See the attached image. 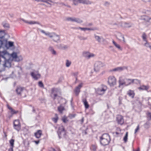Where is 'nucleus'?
Returning a JSON list of instances; mask_svg holds the SVG:
<instances>
[{"label":"nucleus","mask_w":151,"mask_h":151,"mask_svg":"<svg viewBox=\"0 0 151 151\" xmlns=\"http://www.w3.org/2000/svg\"><path fill=\"white\" fill-rule=\"evenodd\" d=\"M127 67L126 66L119 67L112 69L111 71H121L124 69H127Z\"/></svg>","instance_id":"dca6fc26"},{"label":"nucleus","mask_w":151,"mask_h":151,"mask_svg":"<svg viewBox=\"0 0 151 151\" xmlns=\"http://www.w3.org/2000/svg\"><path fill=\"white\" fill-rule=\"evenodd\" d=\"M148 22L151 24V17H149Z\"/></svg>","instance_id":"774afa93"},{"label":"nucleus","mask_w":151,"mask_h":151,"mask_svg":"<svg viewBox=\"0 0 151 151\" xmlns=\"http://www.w3.org/2000/svg\"><path fill=\"white\" fill-rule=\"evenodd\" d=\"M23 91V88L20 87H17L16 90L17 94L19 95H21V92Z\"/></svg>","instance_id":"7c9ffc66"},{"label":"nucleus","mask_w":151,"mask_h":151,"mask_svg":"<svg viewBox=\"0 0 151 151\" xmlns=\"http://www.w3.org/2000/svg\"><path fill=\"white\" fill-rule=\"evenodd\" d=\"M81 3L86 4H90L93 2L88 0H81Z\"/></svg>","instance_id":"a878e982"},{"label":"nucleus","mask_w":151,"mask_h":151,"mask_svg":"<svg viewBox=\"0 0 151 151\" xmlns=\"http://www.w3.org/2000/svg\"><path fill=\"white\" fill-rule=\"evenodd\" d=\"M76 115L75 114H69L68 116V117L70 119H72L74 118L76 116Z\"/></svg>","instance_id":"de8ad7c7"},{"label":"nucleus","mask_w":151,"mask_h":151,"mask_svg":"<svg viewBox=\"0 0 151 151\" xmlns=\"http://www.w3.org/2000/svg\"><path fill=\"white\" fill-rule=\"evenodd\" d=\"M81 0H73V4L75 5H77L79 3H81Z\"/></svg>","instance_id":"a19ab883"},{"label":"nucleus","mask_w":151,"mask_h":151,"mask_svg":"<svg viewBox=\"0 0 151 151\" xmlns=\"http://www.w3.org/2000/svg\"><path fill=\"white\" fill-rule=\"evenodd\" d=\"M14 60L16 61L19 62V61H21L22 60V56H17L16 58L14 59Z\"/></svg>","instance_id":"c9c22d12"},{"label":"nucleus","mask_w":151,"mask_h":151,"mask_svg":"<svg viewBox=\"0 0 151 151\" xmlns=\"http://www.w3.org/2000/svg\"><path fill=\"white\" fill-rule=\"evenodd\" d=\"M96 29V28H86V30H93L95 29Z\"/></svg>","instance_id":"680f3d73"},{"label":"nucleus","mask_w":151,"mask_h":151,"mask_svg":"<svg viewBox=\"0 0 151 151\" xmlns=\"http://www.w3.org/2000/svg\"><path fill=\"white\" fill-rule=\"evenodd\" d=\"M141 104L140 102H139L138 104L137 105H134L133 106V109L137 111H139L141 110Z\"/></svg>","instance_id":"412c9836"},{"label":"nucleus","mask_w":151,"mask_h":151,"mask_svg":"<svg viewBox=\"0 0 151 151\" xmlns=\"http://www.w3.org/2000/svg\"><path fill=\"white\" fill-rule=\"evenodd\" d=\"M125 86H129L132 83H134L135 81H136V83H139V81L137 79H131L129 78H125Z\"/></svg>","instance_id":"9d476101"},{"label":"nucleus","mask_w":151,"mask_h":151,"mask_svg":"<svg viewBox=\"0 0 151 151\" xmlns=\"http://www.w3.org/2000/svg\"><path fill=\"white\" fill-rule=\"evenodd\" d=\"M105 66L104 63L100 61H96L94 64V70L96 72H98L101 67Z\"/></svg>","instance_id":"423d86ee"},{"label":"nucleus","mask_w":151,"mask_h":151,"mask_svg":"<svg viewBox=\"0 0 151 151\" xmlns=\"http://www.w3.org/2000/svg\"><path fill=\"white\" fill-rule=\"evenodd\" d=\"M1 55L2 56V58L4 59V63L3 64V65L4 67L10 68L11 66V63L12 61V60L10 59L9 57V56L7 55H5L4 54L3 52L1 54Z\"/></svg>","instance_id":"7ed1b4c3"},{"label":"nucleus","mask_w":151,"mask_h":151,"mask_svg":"<svg viewBox=\"0 0 151 151\" xmlns=\"http://www.w3.org/2000/svg\"><path fill=\"white\" fill-rule=\"evenodd\" d=\"M95 56V55L93 53H91L89 52L88 55V59H89Z\"/></svg>","instance_id":"3c124183"},{"label":"nucleus","mask_w":151,"mask_h":151,"mask_svg":"<svg viewBox=\"0 0 151 151\" xmlns=\"http://www.w3.org/2000/svg\"><path fill=\"white\" fill-rule=\"evenodd\" d=\"M54 55H56V52L54 50L51 52Z\"/></svg>","instance_id":"69168bd1"},{"label":"nucleus","mask_w":151,"mask_h":151,"mask_svg":"<svg viewBox=\"0 0 151 151\" xmlns=\"http://www.w3.org/2000/svg\"><path fill=\"white\" fill-rule=\"evenodd\" d=\"M14 42L12 41H8L7 39L4 41L2 44H0V48L3 47L4 49H8L14 46Z\"/></svg>","instance_id":"20e7f679"},{"label":"nucleus","mask_w":151,"mask_h":151,"mask_svg":"<svg viewBox=\"0 0 151 151\" xmlns=\"http://www.w3.org/2000/svg\"><path fill=\"white\" fill-rule=\"evenodd\" d=\"M150 125V123L148 121L147 122L144 124V126L145 127V128L146 129H148Z\"/></svg>","instance_id":"37998d69"},{"label":"nucleus","mask_w":151,"mask_h":151,"mask_svg":"<svg viewBox=\"0 0 151 151\" xmlns=\"http://www.w3.org/2000/svg\"><path fill=\"white\" fill-rule=\"evenodd\" d=\"M149 17L147 16H144L142 17V19L148 22Z\"/></svg>","instance_id":"4c0bfd02"},{"label":"nucleus","mask_w":151,"mask_h":151,"mask_svg":"<svg viewBox=\"0 0 151 151\" xmlns=\"http://www.w3.org/2000/svg\"><path fill=\"white\" fill-rule=\"evenodd\" d=\"M119 87H120L121 86H125V78L124 79H120L119 81Z\"/></svg>","instance_id":"aec40b11"},{"label":"nucleus","mask_w":151,"mask_h":151,"mask_svg":"<svg viewBox=\"0 0 151 151\" xmlns=\"http://www.w3.org/2000/svg\"><path fill=\"white\" fill-rule=\"evenodd\" d=\"M147 118L148 121L151 120V113L148 111L146 114Z\"/></svg>","instance_id":"473e14b6"},{"label":"nucleus","mask_w":151,"mask_h":151,"mask_svg":"<svg viewBox=\"0 0 151 151\" xmlns=\"http://www.w3.org/2000/svg\"><path fill=\"white\" fill-rule=\"evenodd\" d=\"M78 38L80 40H85L87 39V37H84L81 35H78L77 36Z\"/></svg>","instance_id":"f704fd0d"},{"label":"nucleus","mask_w":151,"mask_h":151,"mask_svg":"<svg viewBox=\"0 0 151 151\" xmlns=\"http://www.w3.org/2000/svg\"><path fill=\"white\" fill-rule=\"evenodd\" d=\"M30 75L35 80H37L40 77V75L38 72H32Z\"/></svg>","instance_id":"ddd939ff"},{"label":"nucleus","mask_w":151,"mask_h":151,"mask_svg":"<svg viewBox=\"0 0 151 151\" xmlns=\"http://www.w3.org/2000/svg\"><path fill=\"white\" fill-rule=\"evenodd\" d=\"M42 135V131L41 130H38L35 133V135L37 138H40Z\"/></svg>","instance_id":"5701e85b"},{"label":"nucleus","mask_w":151,"mask_h":151,"mask_svg":"<svg viewBox=\"0 0 151 151\" xmlns=\"http://www.w3.org/2000/svg\"><path fill=\"white\" fill-rule=\"evenodd\" d=\"M107 89V87L105 85H102L101 87L99 88L96 90L97 93L99 95L103 94Z\"/></svg>","instance_id":"6e6552de"},{"label":"nucleus","mask_w":151,"mask_h":151,"mask_svg":"<svg viewBox=\"0 0 151 151\" xmlns=\"http://www.w3.org/2000/svg\"><path fill=\"white\" fill-rule=\"evenodd\" d=\"M82 101L85 106V108L86 109H88L89 107V105L88 104L86 99L85 98H83L82 99Z\"/></svg>","instance_id":"b1692460"},{"label":"nucleus","mask_w":151,"mask_h":151,"mask_svg":"<svg viewBox=\"0 0 151 151\" xmlns=\"http://www.w3.org/2000/svg\"><path fill=\"white\" fill-rule=\"evenodd\" d=\"M117 38L119 40H121L122 39H123L124 42H125V40L124 36L122 35V34L120 33H118L117 35Z\"/></svg>","instance_id":"393cba45"},{"label":"nucleus","mask_w":151,"mask_h":151,"mask_svg":"<svg viewBox=\"0 0 151 151\" xmlns=\"http://www.w3.org/2000/svg\"><path fill=\"white\" fill-rule=\"evenodd\" d=\"M49 2H50L51 3H53V2L51 0H47L46 1V2H45V3H47V4L51 5V4H50Z\"/></svg>","instance_id":"13d9d810"},{"label":"nucleus","mask_w":151,"mask_h":151,"mask_svg":"<svg viewBox=\"0 0 151 151\" xmlns=\"http://www.w3.org/2000/svg\"><path fill=\"white\" fill-rule=\"evenodd\" d=\"M38 86L41 88H43L44 85L42 82L41 81H39L38 82Z\"/></svg>","instance_id":"8fccbe9b"},{"label":"nucleus","mask_w":151,"mask_h":151,"mask_svg":"<svg viewBox=\"0 0 151 151\" xmlns=\"http://www.w3.org/2000/svg\"><path fill=\"white\" fill-rule=\"evenodd\" d=\"M139 125H138V126H137L136 128L135 129V132H134L135 134H136L139 129Z\"/></svg>","instance_id":"4d7b16f0"},{"label":"nucleus","mask_w":151,"mask_h":151,"mask_svg":"<svg viewBox=\"0 0 151 151\" xmlns=\"http://www.w3.org/2000/svg\"><path fill=\"white\" fill-rule=\"evenodd\" d=\"M57 96V93H55L54 94L53 96L52 97V98L54 100L56 99V98Z\"/></svg>","instance_id":"052dcab7"},{"label":"nucleus","mask_w":151,"mask_h":151,"mask_svg":"<svg viewBox=\"0 0 151 151\" xmlns=\"http://www.w3.org/2000/svg\"><path fill=\"white\" fill-rule=\"evenodd\" d=\"M145 45L147 47H148L149 45V44L147 43V41L146 42L145 44Z\"/></svg>","instance_id":"338daca9"},{"label":"nucleus","mask_w":151,"mask_h":151,"mask_svg":"<svg viewBox=\"0 0 151 151\" xmlns=\"http://www.w3.org/2000/svg\"><path fill=\"white\" fill-rule=\"evenodd\" d=\"M122 26L124 27H130L131 25L129 23L126 22H123L122 24Z\"/></svg>","instance_id":"c85d7f7f"},{"label":"nucleus","mask_w":151,"mask_h":151,"mask_svg":"<svg viewBox=\"0 0 151 151\" xmlns=\"http://www.w3.org/2000/svg\"><path fill=\"white\" fill-rule=\"evenodd\" d=\"M2 52L5 55H6V54L7 55H8L9 56V58L10 59H12V61L13 60H14L17 56V53L15 52H13L12 54H10L6 50H4V52Z\"/></svg>","instance_id":"1a4fd4ad"},{"label":"nucleus","mask_w":151,"mask_h":151,"mask_svg":"<svg viewBox=\"0 0 151 151\" xmlns=\"http://www.w3.org/2000/svg\"><path fill=\"white\" fill-rule=\"evenodd\" d=\"M97 148V146L95 145H92L90 147V149L93 151H96Z\"/></svg>","instance_id":"e433bc0d"},{"label":"nucleus","mask_w":151,"mask_h":151,"mask_svg":"<svg viewBox=\"0 0 151 151\" xmlns=\"http://www.w3.org/2000/svg\"><path fill=\"white\" fill-rule=\"evenodd\" d=\"M78 23H81L83 22V21L80 19L78 18H73V22Z\"/></svg>","instance_id":"c756f323"},{"label":"nucleus","mask_w":151,"mask_h":151,"mask_svg":"<svg viewBox=\"0 0 151 151\" xmlns=\"http://www.w3.org/2000/svg\"><path fill=\"white\" fill-rule=\"evenodd\" d=\"M108 82L110 86H113L116 84V79L114 76H110L108 78Z\"/></svg>","instance_id":"0eeeda50"},{"label":"nucleus","mask_w":151,"mask_h":151,"mask_svg":"<svg viewBox=\"0 0 151 151\" xmlns=\"http://www.w3.org/2000/svg\"><path fill=\"white\" fill-rule=\"evenodd\" d=\"M49 50L51 52L53 50H54L53 48L52 47L50 46L49 48Z\"/></svg>","instance_id":"0e129e2a"},{"label":"nucleus","mask_w":151,"mask_h":151,"mask_svg":"<svg viewBox=\"0 0 151 151\" xmlns=\"http://www.w3.org/2000/svg\"><path fill=\"white\" fill-rule=\"evenodd\" d=\"M78 74V72H76L75 73H73V75L76 77V80H77V76Z\"/></svg>","instance_id":"6e6d98bb"},{"label":"nucleus","mask_w":151,"mask_h":151,"mask_svg":"<svg viewBox=\"0 0 151 151\" xmlns=\"http://www.w3.org/2000/svg\"><path fill=\"white\" fill-rule=\"evenodd\" d=\"M146 34L145 33H143L142 35V38L143 40L146 42L147 41L146 40Z\"/></svg>","instance_id":"09e8293b"},{"label":"nucleus","mask_w":151,"mask_h":151,"mask_svg":"<svg viewBox=\"0 0 151 151\" xmlns=\"http://www.w3.org/2000/svg\"><path fill=\"white\" fill-rule=\"evenodd\" d=\"M149 88V86H148L142 85L138 88V89L141 90H147Z\"/></svg>","instance_id":"4be33fe9"},{"label":"nucleus","mask_w":151,"mask_h":151,"mask_svg":"<svg viewBox=\"0 0 151 151\" xmlns=\"http://www.w3.org/2000/svg\"><path fill=\"white\" fill-rule=\"evenodd\" d=\"M20 19L23 21L24 22L28 24H37L39 25L40 24V23L38 22H36L35 21H31L30 22H29L22 19Z\"/></svg>","instance_id":"f3484780"},{"label":"nucleus","mask_w":151,"mask_h":151,"mask_svg":"<svg viewBox=\"0 0 151 151\" xmlns=\"http://www.w3.org/2000/svg\"><path fill=\"white\" fill-rule=\"evenodd\" d=\"M66 20L68 21H70L72 22H73V18L71 17H68L66 18Z\"/></svg>","instance_id":"603ef678"},{"label":"nucleus","mask_w":151,"mask_h":151,"mask_svg":"<svg viewBox=\"0 0 151 151\" xmlns=\"http://www.w3.org/2000/svg\"><path fill=\"white\" fill-rule=\"evenodd\" d=\"M127 94L129 97L132 99L134 98L135 95L134 91L131 90H129L127 92Z\"/></svg>","instance_id":"a211bd4d"},{"label":"nucleus","mask_w":151,"mask_h":151,"mask_svg":"<svg viewBox=\"0 0 151 151\" xmlns=\"http://www.w3.org/2000/svg\"><path fill=\"white\" fill-rule=\"evenodd\" d=\"M77 29H80L82 30L85 31L86 30V28H83L81 27H78Z\"/></svg>","instance_id":"bf43d9fd"},{"label":"nucleus","mask_w":151,"mask_h":151,"mask_svg":"<svg viewBox=\"0 0 151 151\" xmlns=\"http://www.w3.org/2000/svg\"><path fill=\"white\" fill-rule=\"evenodd\" d=\"M110 141V137L108 134H104L100 137L101 144L103 146L108 145Z\"/></svg>","instance_id":"f257e3e1"},{"label":"nucleus","mask_w":151,"mask_h":151,"mask_svg":"<svg viewBox=\"0 0 151 151\" xmlns=\"http://www.w3.org/2000/svg\"><path fill=\"white\" fill-rule=\"evenodd\" d=\"M110 4V3L108 1H106L105 2L104 5L106 6H109Z\"/></svg>","instance_id":"e2e57ef3"},{"label":"nucleus","mask_w":151,"mask_h":151,"mask_svg":"<svg viewBox=\"0 0 151 151\" xmlns=\"http://www.w3.org/2000/svg\"><path fill=\"white\" fill-rule=\"evenodd\" d=\"M63 121L65 123H66L68 121V120L67 119V118L66 117H63L62 119Z\"/></svg>","instance_id":"864d4df0"},{"label":"nucleus","mask_w":151,"mask_h":151,"mask_svg":"<svg viewBox=\"0 0 151 151\" xmlns=\"http://www.w3.org/2000/svg\"><path fill=\"white\" fill-rule=\"evenodd\" d=\"M64 109V107L61 106H60L58 107V111L60 113H62Z\"/></svg>","instance_id":"58836bf2"},{"label":"nucleus","mask_w":151,"mask_h":151,"mask_svg":"<svg viewBox=\"0 0 151 151\" xmlns=\"http://www.w3.org/2000/svg\"><path fill=\"white\" fill-rule=\"evenodd\" d=\"M94 36L96 40L99 42H101V40H102L103 41L104 40V39L102 37H100L99 36L96 35H95Z\"/></svg>","instance_id":"bb28decb"},{"label":"nucleus","mask_w":151,"mask_h":151,"mask_svg":"<svg viewBox=\"0 0 151 151\" xmlns=\"http://www.w3.org/2000/svg\"><path fill=\"white\" fill-rule=\"evenodd\" d=\"M5 31L0 30V44H2L4 41L6 39L5 38Z\"/></svg>","instance_id":"f8f14e48"},{"label":"nucleus","mask_w":151,"mask_h":151,"mask_svg":"<svg viewBox=\"0 0 151 151\" xmlns=\"http://www.w3.org/2000/svg\"><path fill=\"white\" fill-rule=\"evenodd\" d=\"M71 63V61H69L68 60H66V66L67 67H69Z\"/></svg>","instance_id":"a18cd8bd"},{"label":"nucleus","mask_w":151,"mask_h":151,"mask_svg":"<svg viewBox=\"0 0 151 151\" xmlns=\"http://www.w3.org/2000/svg\"><path fill=\"white\" fill-rule=\"evenodd\" d=\"M14 139H11L9 141V143L10 144V147L12 148H13L14 147Z\"/></svg>","instance_id":"79ce46f5"},{"label":"nucleus","mask_w":151,"mask_h":151,"mask_svg":"<svg viewBox=\"0 0 151 151\" xmlns=\"http://www.w3.org/2000/svg\"><path fill=\"white\" fill-rule=\"evenodd\" d=\"M40 32L48 36L50 38H52L53 40L55 42H58L60 40V37L59 35L56 34L54 32H46L44 30L40 29Z\"/></svg>","instance_id":"f03ea898"},{"label":"nucleus","mask_w":151,"mask_h":151,"mask_svg":"<svg viewBox=\"0 0 151 151\" xmlns=\"http://www.w3.org/2000/svg\"><path fill=\"white\" fill-rule=\"evenodd\" d=\"M83 86V83H80L78 86L76 87L74 90V92L76 96H78L80 92V89Z\"/></svg>","instance_id":"4468645a"},{"label":"nucleus","mask_w":151,"mask_h":151,"mask_svg":"<svg viewBox=\"0 0 151 151\" xmlns=\"http://www.w3.org/2000/svg\"><path fill=\"white\" fill-rule=\"evenodd\" d=\"M57 47L60 49L65 50L68 48V47L67 45L60 44L57 45Z\"/></svg>","instance_id":"6ab92c4d"},{"label":"nucleus","mask_w":151,"mask_h":151,"mask_svg":"<svg viewBox=\"0 0 151 151\" xmlns=\"http://www.w3.org/2000/svg\"><path fill=\"white\" fill-rule=\"evenodd\" d=\"M57 133L60 139L63 137H65L66 132L63 126H62L59 128Z\"/></svg>","instance_id":"39448f33"},{"label":"nucleus","mask_w":151,"mask_h":151,"mask_svg":"<svg viewBox=\"0 0 151 151\" xmlns=\"http://www.w3.org/2000/svg\"><path fill=\"white\" fill-rule=\"evenodd\" d=\"M128 132H127L126 133L124 137L123 140L124 142H126L127 141V137H128Z\"/></svg>","instance_id":"49530a36"},{"label":"nucleus","mask_w":151,"mask_h":151,"mask_svg":"<svg viewBox=\"0 0 151 151\" xmlns=\"http://www.w3.org/2000/svg\"><path fill=\"white\" fill-rule=\"evenodd\" d=\"M14 127L17 131H19L20 129V124L19 120H16L14 122Z\"/></svg>","instance_id":"9b49d317"},{"label":"nucleus","mask_w":151,"mask_h":151,"mask_svg":"<svg viewBox=\"0 0 151 151\" xmlns=\"http://www.w3.org/2000/svg\"><path fill=\"white\" fill-rule=\"evenodd\" d=\"M89 52L88 51H84L82 53V55L83 57L88 59Z\"/></svg>","instance_id":"2f4dec72"},{"label":"nucleus","mask_w":151,"mask_h":151,"mask_svg":"<svg viewBox=\"0 0 151 151\" xmlns=\"http://www.w3.org/2000/svg\"><path fill=\"white\" fill-rule=\"evenodd\" d=\"M58 90V89L57 88H53L51 89V91H52V94H53L55 91L57 92V91Z\"/></svg>","instance_id":"5fc2aeb1"},{"label":"nucleus","mask_w":151,"mask_h":151,"mask_svg":"<svg viewBox=\"0 0 151 151\" xmlns=\"http://www.w3.org/2000/svg\"><path fill=\"white\" fill-rule=\"evenodd\" d=\"M55 116H56V117L53 118H52V120L55 123H56L58 122V117L57 116V114H55Z\"/></svg>","instance_id":"c03bdc74"},{"label":"nucleus","mask_w":151,"mask_h":151,"mask_svg":"<svg viewBox=\"0 0 151 151\" xmlns=\"http://www.w3.org/2000/svg\"><path fill=\"white\" fill-rule=\"evenodd\" d=\"M112 42L116 48L121 50H122V49L120 46L119 45L117 44L114 40L112 41Z\"/></svg>","instance_id":"72a5a7b5"},{"label":"nucleus","mask_w":151,"mask_h":151,"mask_svg":"<svg viewBox=\"0 0 151 151\" xmlns=\"http://www.w3.org/2000/svg\"><path fill=\"white\" fill-rule=\"evenodd\" d=\"M3 26L4 28H9V24L5 22H4L2 23Z\"/></svg>","instance_id":"ea45409f"},{"label":"nucleus","mask_w":151,"mask_h":151,"mask_svg":"<svg viewBox=\"0 0 151 151\" xmlns=\"http://www.w3.org/2000/svg\"><path fill=\"white\" fill-rule=\"evenodd\" d=\"M116 121L118 123L121 125L122 124L124 123L123 117L121 115H119L117 116Z\"/></svg>","instance_id":"2eb2a0df"},{"label":"nucleus","mask_w":151,"mask_h":151,"mask_svg":"<svg viewBox=\"0 0 151 151\" xmlns=\"http://www.w3.org/2000/svg\"><path fill=\"white\" fill-rule=\"evenodd\" d=\"M8 108L11 111V112L12 114H14L17 113L18 111H16L14 110L11 107L8 106Z\"/></svg>","instance_id":"cd10ccee"}]
</instances>
